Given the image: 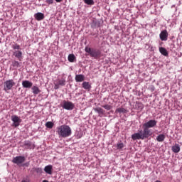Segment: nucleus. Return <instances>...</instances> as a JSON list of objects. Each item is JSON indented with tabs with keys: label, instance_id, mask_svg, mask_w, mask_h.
Instances as JSON below:
<instances>
[{
	"label": "nucleus",
	"instance_id": "obj_1",
	"mask_svg": "<svg viewBox=\"0 0 182 182\" xmlns=\"http://www.w3.org/2000/svg\"><path fill=\"white\" fill-rule=\"evenodd\" d=\"M157 126V121L156 119H150L147 122L142 124L143 130H139L138 133L133 134L132 135V140H144V139H149L150 136L153 134L151 128Z\"/></svg>",
	"mask_w": 182,
	"mask_h": 182
},
{
	"label": "nucleus",
	"instance_id": "obj_2",
	"mask_svg": "<svg viewBox=\"0 0 182 182\" xmlns=\"http://www.w3.org/2000/svg\"><path fill=\"white\" fill-rule=\"evenodd\" d=\"M57 133L59 137L63 139L69 137L72 134V129L68 125H61L57 127Z\"/></svg>",
	"mask_w": 182,
	"mask_h": 182
},
{
	"label": "nucleus",
	"instance_id": "obj_3",
	"mask_svg": "<svg viewBox=\"0 0 182 182\" xmlns=\"http://www.w3.org/2000/svg\"><path fill=\"white\" fill-rule=\"evenodd\" d=\"M85 51L91 56V58H95V59H99L100 58L101 52L99 50L95 48H91L89 47H85Z\"/></svg>",
	"mask_w": 182,
	"mask_h": 182
},
{
	"label": "nucleus",
	"instance_id": "obj_4",
	"mask_svg": "<svg viewBox=\"0 0 182 182\" xmlns=\"http://www.w3.org/2000/svg\"><path fill=\"white\" fill-rule=\"evenodd\" d=\"M60 106L65 110H73V109H75V104L70 101L64 100L63 103L60 104Z\"/></svg>",
	"mask_w": 182,
	"mask_h": 182
},
{
	"label": "nucleus",
	"instance_id": "obj_5",
	"mask_svg": "<svg viewBox=\"0 0 182 182\" xmlns=\"http://www.w3.org/2000/svg\"><path fill=\"white\" fill-rule=\"evenodd\" d=\"M14 86H15V81H14V80H6L4 83V91L8 92V90H11Z\"/></svg>",
	"mask_w": 182,
	"mask_h": 182
},
{
	"label": "nucleus",
	"instance_id": "obj_6",
	"mask_svg": "<svg viewBox=\"0 0 182 182\" xmlns=\"http://www.w3.org/2000/svg\"><path fill=\"white\" fill-rule=\"evenodd\" d=\"M12 163L17 165L22 164V163H25V156H16L13 159Z\"/></svg>",
	"mask_w": 182,
	"mask_h": 182
},
{
	"label": "nucleus",
	"instance_id": "obj_7",
	"mask_svg": "<svg viewBox=\"0 0 182 182\" xmlns=\"http://www.w3.org/2000/svg\"><path fill=\"white\" fill-rule=\"evenodd\" d=\"M11 120L14 122V127H19V124H21L22 119L19 118L17 115H13L11 116Z\"/></svg>",
	"mask_w": 182,
	"mask_h": 182
},
{
	"label": "nucleus",
	"instance_id": "obj_8",
	"mask_svg": "<svg viewBox=\"0 0 182 182\" xmlns=\"http://www.w3.org/2000/svg\"><path fill=\"white\" fill-rule=\"evenodd\" d=\"M159 36L161 41H167V38L168 37V33H167V30L162 31Z\"/></svg>",
	"mask_w": 182,
	"mask_h": 182
},
{
	"label": "nucleus",
	"instance_id": "obj_9",
	"mask_svg": "<svg viewBox=\"0 0 182 182\" xmlns=\"http://www.w3.org/2000/svg\"><path fill=\"white\" fill-rule=\"evenodd\" d=\"M22 86L23 87H25L26 89H31L32 86H33V83L29 80H24L22 82Z\"/></svg>",
	"mask_w": 182,
	"mask_h": 182
},
{
	"label": "nucleus",
	"instance_id": "obj_10",
	"mask_svg": "<svg viewBox=\"0 0 182 182\" xmlns=\"http://www.w3.org/2000/svg\"><path fill=\"white\" fill-rule=\"evenodd\" d=\"M24 149H28L29 150H32L35 149V144L29 141H26L24 142Z\"/></svg>",
	"mask_w": 182,
	"mask_h": 182
},
{
	"label": "nucleus",
	"instance_id": "obj_11",
	"mask_svg": "<svg viewBox=\"0 0 182 182\" xmlns=\"http://www.w3.org/2000/svg\"><path fill=\"white\" fill-rule=\"evenodd\" d=\"M95 112H96L97 113H98L100 117H103V116H105L106 111H105V109H103L102 107H96L94 109Z\"/></svg>",
	"mask_w": 182,
	"mask_h": 182
},
{
	"label": "nucleus",
	"instance_id": "obj_12",
	"mask_svg": "<svg viewBox=\"0 0 182 182\" xmlns=\"http://www.w3.org/2000/svg\"><path fill=\"white\" fill-rule=\"evenodd\" d=\"M13 55L14 56H15V58H17V59H18V60H22V51L17 50H14L13 52Z\"/></svg>",
	"mask_w": 182,
	"mask_h": 182
},
{
	"label": "nucleus",
	"instance_id": "obj_13",
	"mask_svg": "<svg viewBox=\"0 0 182 182\" xmlns=\"http://www.w3.org/2000/svg\"><path fill=\"white\" fill-rule=\"evenodd\" d=\"M34 18L37 20V21H42L45 18V14H43V13L41 12H38V13H36L35 15H34Z\"/></svg>",
	"mask_w": 182,
	"mask_h": 182
},
{
	"label": "nucleus",
	"instance_id": "obj_14",
	"mask_svg": "<svg viewBox=\"0 0 182 182\" xmlns=\"http://www.w3.org/2000/svg\"><path fill=\"white\" fill-rule=\"evenodd\" d=\"M53 168V166H52V165H48V166H46L45 168H44V171L45 173H46L47 174H50L51 175L52 174V170Z\"/></svg>",
	"mask_w": 182,
	"mask_h": 182
},
{
	"label": "nucleus",
	"instance_id": "obj_15",
	"mask_svg": "<svg viewBox=\"0 0 182 182\" xmlns=\"http://www.w3.org/2000/svg\"><path fill=\"white\" fill-rule=\"evenodd\" d=\"M159 52L164 56H168V52H167V50L164 47H160L159 48Z\"/></svg>",
	"mask_w": 182,
	"mask_h": 182
},
{
	"label": "nucleus",
	"instance_id": "obj_16",
	"mask_svg": "<svg viewBox=\"0 0 182 182\" xmlns=\"http://www.w3.org/2000/svg\"><path fill=\"white\" fill-rule=\"evenodd\" d=\"M85 80V75L80 74L75 75V82H83Z\"/></svg>",
	"mask_w": 182,
	"mask_h": 182
},
{
	"label": "nucleus",
	"instance_id": "obj_17",
	"mask_svg": "<svg viewBox=\"0 0 182 182\" xmlns=\"http://www.w3.org/2000/svg\"><path fill=\"white\" fill-rule=\"evenodd\" d=\"M31 90L33 91V95H39V93H41L39 87L35 85L31 87Z\"/></svg>",
	"mask_w": 182,
	"mask_h": 182
},
{
	"label": "nucleus",
	"instance_id": "obj_18",
	"mask_svg": "<svg viewBox=\"0 0 182 182\" xmlns=\"http://www.w3.org/2000/svg\"><path fill=\"white\" fill-rule=\"evenodd\" d=\"M82 87L83 89H85V90H89L92 87V85H90V83H89V82H83Z\"/></svg>",
	"mask_w": 182,
	"mask_h": 182
},
{
	"label": "nucleus",
	"instance_id": "obj_19",
	"mask_svg": "<svg viewBox=\"0 0 182 182\" xmlns=\"http://www.w3.org/2000/svg\"><path fill=\"white\" fill-rule=\"evenodd\" d=\"M172 151H173V153H179L180 152V145L175 144L174 146H173Z\"/></svg>",
	"mask_w": 182,
	"mask_h": 182
},
{
	"label": "nucleus",
	"instance_id": "obj_20",
	"mask_svg": "<svg viewBox=\"0 0 182 182\" xmlns=\"http://www.w3.org/2000/svg\"><path fill=\"white\" fill-rule=\"evenodd\" d=\"M115 113H127V109L123 107H119L115 110Z\"/></svg>",
	"mask_w": 182,
	"mask_h": 182
},
{
	"label": "nucleus",
	"instance_id": "obj_21",
	"mask_svg": "<svg viewBox=\"0 0 182 182\" xmlns=\"http://www.w3.org/2000/svg\"><path fill=\"white\" fill-rule=\"evenodd\" d=\"M164 139H166V136H165L164 134H159V135L156 137L157 141H159V142L164 141Z\"/></svg>",
	"mask_w": 182,
	"mask_h": 182
},
{
	"label": "nucleus",
	"instance_id": "obj_22",
	"mask_svg": "<svg viewBox=\"0 0 182 182\" xmlns=\"http://www.w3.org/2000/svg\"><path fill=\"white\" fill-rule=\"evenodd\" d=\"M68 59L69 62L73 63L75 62V59H76V57L75 56L74 54H70L68 55Z\"/></svg>",
	"mask_w": 182,
	"mask_h": 182
},
{
	"label": "nucleus",
	"instance_id": "obj_23",
	"mask_svg": "<svg viewBox=\"0 0 182 182\" xmlns=\"http://www.w3.org/2000/svg\"><path fill=\"white\" fill-rule=\"evenodd\" d=\"M11 47L14 50H21V46H19L18 43L13 44Z\"/></svg>",
	"mask_w": 182,
	"mask_h": 182
},
{
	"label": "nucleus",
	"instance_id": "obj_24",
	"mask_svg": "<svg viewBox=\"0 0 182 182\" xmlns=\"http://www.w3.org/2000/svg\"><path fill=\"white\" fill-rule=\"evenodd\" d=\"M87 5H95V1L93 0H83Z\"/></svg>",
	"mask_w": 182,
	"mask_h": 182
},
{
	"label": "nucleus",
	"instance_id": "obj_25",
	"mask_svg": "<svg viewBox=\"0 0 182 182\" xmlns=\"http://www.w3.org/2000/svg\"><path fill=\"white\" fill-rule=\"evenodd\" d=\"M46 127H47L48 129H52L53 127V122H46Z\"/></svg>",
	"mask_w": 182,
	"mask_h": 182
},
{
	"label": "nucleus",
	"instance_id": "obj_26",
	"mask_svg": "<svg viewBox=\"0 0 182 182\" xmlns=\"http://www.w3.org/2000/svg\"><path fill=\"white\" fill-rule=\"evenodd\" d=\"M102 107L105 109V110H111V109H113V107L112 105H102Z\"/></svg>",
	"mask_w": 182,
	"mask_h": 182
},
{
	"label": "nucleus",
	"instance_id": "obj_27",
	"mask_svg": "<svg viewBox=\"0 0 182 182\" xmlns=\"http://www.w3.org/2000/svg\"><path fill=\"white\" fill-rule=\"evenodd\" d=\"M58 84L60 86H65L66 85V80L65 79L59 80Z\"/></svg>",
	"mask_w": 182,
	"mask_h": 182
},
{
	"label": "nucleus",
	"instance_id": "obj_28",
	"mask_svg": "<svg viewBox=\"0 0 182 182\" xmlns=\"http://www.w3.org/2000/svg\"><path fill=\"white\" fill-rule=\"evenodd\" d=\"M12 65L14 66V68H19V62L14 60L12 62Z\"/></svg>",
	"mask_w": 182,
	"mask_h": 182
},
{
	"label": "nucleus",
	"instance_id": "obj_29",
	"mask_svg": "<svg viewBox=\"0 0 182 182\" xmlns=\"http://www.w3.org/2000/svg\"><path fill=\"white\" fill-rule=\"evenodd\" d=\"M117 147L118 150H122V149H123V147H124V144L123 143L117 144Z\"/></svg>",
	"mask_w": 182,
	"mask_h": 182
},
{
	"label": "nucleus",
	"instance_id": "obj_30",
	"mask_svg": "<svg viewBox=\"0 0 182 182\" xmlns=\"http://www.w3.org/2000/svg\"><path fill=\"white\" fill-rule=\"evenodd\" d=\"M53 0H46V4H48V5H52L53 4Z\"/></svg>",
	"mask_w": 182,
	"mask_h": 182
},
{
	"label": "nucleus",
	"instance_id": "obj_31",
	"mask_svg": "<svg viewBox=\"0 0 182 182\" xmlns=\"http://www.w3.org/2000/svg\"><path fill=\"white\" fill-rule=\"evenodd\" d=\"M59 86H60L58 83L54 84V89L57 90V89H59Z\"/></svg>",
	"mask_w": 182,
	"mask_h": 182
},
{
	"label": "nucleus",
	"instance_id": "obj_32",
	"mask_svg": "<svg viewBox=\"0 0 182 182\" xmlns=\"http://www.w3.org/2000/svg\"><path fill=\"white\" fill-rule=\"evenodd\" d=\"M36 173H42V169L41 168H37L36 169Z\"/></svg>",
	"mask_w": 182,
	"mask_h": 182
},
{
	"label": "nucleus",
	"instance_id": "obj_33",
	"mask_svg": "<svg viewBox=\"0 0 182 182\" xmlns=\"http://www.w3.org/2000/svg\"><path fill=\"white\" fill-rule=\"evenodd\" d=\"M55 2H57L58 4H59V3L62 2L63 0H55Z\"/></svg>",
	"mask_w": 182,
	"mask_h": 182
},
{
	"label": "nucleus",
	"instance_id": "obj_34",
	"mask_svg": "<svg viewBox=\"0 0 182 182\" xmlns=\"http://www.w3.org/2000/svg\"><path fill=\"white\" fill-rule=\"evenodd\" d=\"M43 182H49V181L47 180H43Z\"/></svg>",
	"mask_w": 182,
	"mask_h": 182
}]
</instances>
